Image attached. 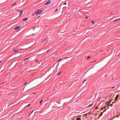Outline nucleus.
<instances>
[{
    "label": "nucleus",
    "mask_w": 120,
    "mask_h": 120,
    "mask_svg": "<svg viewBox=\"0 0 120 120\" xmlns=\"http://www.w3.org/2000/svg\"><path fill=\"white\" fill-rule=\"evenodd\" d=\"M66 4V2H65L64 4Z\"/></svg>",
    "instance_id": "26"
},
{
    "label": "nucleus",
    "mask_w": 120,
    "mask_h": 120,
    "mask_svg": "<svg viewBox=\"0 0 120 120\" xmlns=\"http://www.w3.org/2000/svg\"><path fill=\"white\" fill-rule=\"evenodd\" d=\"M12 104H12V103H11V104H9V105H8V106H9V107H10V105H11Z\"/></svg>",
    "instance_id": "21"
},
{
    "label": "nucleus",
    "mask_w": 120,
    "mask_h": 120,
    "mask_svg": "<svg viewBox=\"0 0 120 120\" xmlns=\"http://www.w3.org/2000/svg\"><path fill=\"white\" fill-rule=\"evenodd\" d=\"M93 105V104H91V105H88V106L89 107H90L91 106H92Z\"/></svg>",
    "instance_id": "16"
},
{
    "label": "nucleus",
    "mask_w": 120,
    "mask_h": 120,
    "mask_svg": "<svg viewBox=\"0 0 120 120\" xmlns=\"http://www.w3.org/2000/svg\"><path fill=\"white\" fill-rule=\"evenodd\" d=\"M27 82H26L24 84V85H25L27 83Z\"/></svg>",
    "instance_id": "31"
},
{
    "label": "nucleus",
    "mask_w": 120,
    "mask_h": 120,
    "mask_svg": "<svg viewBox=\"0 0 120 120\" xmlns=\"http://www.w3.org/2000/svg\"><path fill=\"white\" fill-rule=\"evenodd\" d=\"M87 17H85V18H86V19H87Z\"/></svg>",
    "instance_id": "36"
},
{
    "label": "nucleus",
    "mask_w": 120,
    "mask_h": 120,
    "mask_svg": "<svg viewBox=\"0 0 120 120\" xmlns=\"http://www.w3.org/2000/svg\"><path fill=\"white\" fill-rule=\"evenodd\" d=\"M16 4V2H15L14 4H12L11 5V6H13V5H15Z\"/></svg>",
    "instance_id": "13"
},
{
    "label": "nucleus",
    "mask_w": 120,
    "mask_h": 120,
    "mask_svg": "<svg viewBox=\"0 0 120 120\" xmlns=\"http://www.w3.org/2000/svg\"><path fill=\"white\" fill-rule=\"evenodd\" d=\"M77 119L78 120H80V119L79 118H77Z\"/></svg>",
    "instance_id": "20"
},
{
    "label": "nucleus",
    "mask_w": 120,
    "mask_h": 120,
    "mask_svg": "<svg viewBox=\"0 0 120 120\" xmlns=\"http://www.w3.org/2000/svg\"><path fill=\"white\" fill-rule=\"evenodd\" d=\"M20 28V26H17L16 27L15 29V30H17V31L19 30V29Z\"/></svg>",
    "instance_id": "2"
},
{
    "label": "nucleus",
    "mask_w": 120,
    "mask_h": 120,
    "mask_svg": "<svg viewBox=\"0 0 120 120\" xmlns=\"http://www.w3.org/2000/svg\"><path fill=\"white\" fill-rule=\"evenodd\" d=\"M27 20V18H26L25 19H23L22 20L23 21H25Z\"/></svg>",
    "instance_id": "10"
},
{
    "label": "nucleus",
    "mask_w": 120,
    "mask_h": 120,
    "mask_svg": "<svg viewBox=\"0 0 120 120\" xmlns=\"http://www.w3.org/2000/svg\"><path fill=\"white\" fill-rule=\"evenodd\" d=\"M86 81V80H85L84 81V82H83V83L84 82H85V81Z\"/></svg>",
    "instance_id": "30"
},
{
    "label": "nucleus",
    "mask_w": 120,
    "mask_h": 120,
    "mask_svg": "<svg viewBox=\"0 0 120 120\" xmlns=\"http://www.w3.org/2000/svg\"><path fill=\"white\" fill-rule=\"evenodd\" d=\"M103 112H101V114H100V116H102V114H103Z\"/></svg>",
    "instance_id": "12"
},
{
    "label": "nucleus",
    "mask_w": 120,
    "mask_h": 120,
    "mask_svg": "<svg viewBox=\"0 0 120 120\" xmlns=\"http://www.w3.org/2000/svg\"><path fill=\"white\" fill-rule=\"evenodd\" d=\"M16 10L17 11H20V10H17H17Z\"/></svg>",
    "instance_id": "19"
},
{
    "label": "nucleus",
    "mask_w": 120,
    "mask_h": 120,
    "mask_svg": "<svg viewBox=\"0 0 120 120\" xmlns=\"http://www.w3.org/2000/svg\"><path fill=\"white\" fill-rule=\"evenodd\" d=\"M97 108H98V107H96L95 108V109H97Z\"/></svg>",
    "instance_id": "25"
},
{
    "label": "nucleus",
    "mask_w": 120,
    "mask_h": 120,
    "mask_svg": "<svg viewBox=\"0 0 120 120\" xmlns=\"http://www.w3.org/2000/svg\"><path fill=\"white\" fill-rule=\"evenodd\" d=\"M91 22H92V23L93 24H94V21H91Z\"/></svg>",
    "instance_id": "15"
},
{
    "label": "nucleus",
    "mask_w": 120,
    "mask_h": 120,
    "mask_svg": "<svg viewBox=\"0 0 120 120\" xmlns=\"http://www.w3.org/2000/svg\"><path fill=\"white\" fill-rule=\"evenodd\" d=\"M46 39H45L44 41H42V42L43 43L44 42H45V41H46Z\"/></svg>",
    "instance_id": "14"
},
{
    "label": "nucleus",
    "mask_w": 120,
    "mask_h": 120,
    "mask_svg": "<svg viewBox=\"0 0 120 120\" xmlns=\"http://www.w3.org/2000/svg\"><path fill=\"white\" fill-rule=\"evenodd\" d=\"M42 100H41L40 101V105H41V103L42 102Z\"/></svg>",
    "instance_id": "11"
},
{
    "label": "nucleus",
    "mask_w": 120,
    "mask_h": 120,
    "mask_svg": "<svg viewBox=\"0 0 120 120\" xmlns=\"http://www.w3.org/2000/svg\"><path fill=\"white\" fill-rule=\"evenodd\" d=\"M90 56H87V59H89V58H90Z\"/></svg>",
    "instance_id": "17"
},
{
    "label": "nucleus",
    "mask_w": 120,
    "mask_h": 120,
    "mask_svg": "<svg viewBox=\"0 0 120 120\" xmlns=\"http://www.w3.org/2000/svg\"><path fill=\"white\" fill-rule=\"evenodd\" d=\"M114 88V87H113V86L112 87V88Z\"/></svg>",
    "instance_id": "32"
},
{
    "label": "nucleus",
    "mask_w": 120,
    "mask_h": 120,
    "mask_svg": "<svg viewBox=\"0 0 120 120\" xmlns=\"http://www.w3.org/2000/svg\"><path fill=\"white\" fill-rule=\"evenodd\" d=\"M34 15H35V14H33L32 15L33 16H34Z\"/></svg>",
    "instance_id": "33"
},
{
    "label": "nucleus",
    "mask_w": 120,
    "mask_h": 120,
    "mask_svg": "<svg viewBox=\"0 0 120 120\" xmlns=\"http://www.w3.org/2000/svg\"><path fill=\"white\" fill-rule=\"evenodd\" d=\"M38 64L39 65V66H41V62H40V61H38Z\"/></svg>",
    "instance_id": "8"
},
{
    "label": "nucleus",
    "mask_w": 120,
    "mask_h": 120,
    "mask_svg": "<svg viewBox=\"0 0 120 120\" xmlns=\"http://www.w3.org/2000/svg\"><path fill=\"white\" fill-rule=\"evenodd\" d=\"M120 20V18L116 19L115 20H114V21H113V22H115V21H118L119 20Z\"/></svg>",
    "instance_id": "7"
},
{
    "label": "nucleus",
    "mask_w": 120,
    "mask_h": 120,
    "mask_svg": "<svg viewBox=\"0 0 120 120\" xmlns=\"http://www.w3.org/2000/svg\"><path fill=\"white\" fill-rule=\"evenodd\" d=\"M61 60V59H59L58 61H57V62H59L60 60Z\"/></svg>",
    "instance_id": "18"
},
{
    "label": "nucleus",
    "mask_w": 120,
    "mask_h": 120,
    "mask_svg": "<svg viewBox=\"0 0 120 120\" xmlns=\"http://www.w3.org/2000/svg\"><path fill=\"white\" fill-rule=\"evenodd\" d=\"M49 50H48L46 52H47L49 51Z\"/></svg>",
    "instance_id": "40"
},
{
    "label": "nucleus",
    "mask_w": 120,
    "mask_h": 120,
    "mask_svg": "<svg viewBox=\"0 0 120 120\" xmlns=\"http://www.w3.org/2000/svg\"><path fill=\"white\" fill-rule=\"evenodd\" d=\"M111 102V101H109L108 102H107L106 103V104L108 106H109V105L110 103Z\"/></svg>",
    "instance_id": "5"
},
{
    "label": "nucleus",
    "mask_w": 120,
    "mask_h": 120,
    "mask_svg": "<svg viewBox=\"0 0 120 120\" xmlns=\"http://www.w3.org/2000/svg\"><path fill=\"white\" fill-rule=\"evenodd\" d=\"M34 111V110L33 111H32V112H31V113H33V112Z\"/></svg>",
    "instance_id": "29"
},
{
    "label": "nucleus",
    "mask_w": 120,
    "mask_h": 120,
    "mask_svg": "<svg viewBox=\"0 0 120 120\" xmlns=\"http://www.w3.org/2000/svg\"><path fill=\"white\" fill-rule=\"evenodd\" d=\"M106 109H105V110L104 111V112H105V111H106Z\"/></svg>",
    "instance_id": "37"
},
{
    "label": "nucleus",
    "mask_w": 120,
    "mask_h": 120,
    "mask_svg": "<svg viewBox=\"0 0 120 120\" xmlns=\"http://www.w3.org/2000/svg\"><path fill=\"white\" fill-rule=\"evenodd\" d=\"M38 60H36V61H35V62H38Z\"/></svg>",
    "instance_id": "23"
},
{
    "label": "nucleus",
    "mask_w": 120,
    "mask_h": 120,
    "mask_svg": "<svg viewBox=\"0 0 120 120\" xmlns=\"http://www.w3.org/2000/svg\"><path fill=\"white\" fill-rule=\"evenodd\" d=\"M28 59V58H26V59H25V60H27V59Z\"/></svg>",
    "instance_id": "28"
},
{
    "label": "nucleus",
    "mask_w": 120,
    "mask_h": 120,
    "mask_svg": "<svg viewBox=\"0 0 120 120\" xmlns=\"http://www.w3.org/2000/svg\"><path fill=\"white\" fill-rule=\"evenodd\" d=\"M113 13V12H111V14H112Z\"/></svg>",
    "instance_id": "35"
},
{
    "label": "nucleus",
    "mask_w": 120,
    "mask_h": 120,
    "mask_svg": "<svg viewBox=\"0 0 120 120\" xmlns=\"http://www.w3.org/2000/svg\"><path fill=\"white\" fill-rule=\"evenodd\" d=\"M33 94H35V93H33Z\"/></svg>",
    "instance_id": "41"
},
{
    "label": "nucleus",
    "mask_w": 120,
    "mask_h": 120,
    "mask_svg": "<svg viewBox=\"0 0 120 120\" xmlns=\"http://www.w3.org/2000/svg\"><path fill=\"white\" fill-rule=\"evenodd\" d=\"M22 13H23V11H20V17L21 16V15H22Z\"/></svg>",
    "instance_id": "6"
},
{
    "label": "nucleus",
    "mask_w": 120,
    "mask_h": 120,
    "mask_svg": "<svg viewBox=\"0 0 120 120\" xmlns=\"http://www.w3.org/2000/svg\"><path fill=\"white\" fill-rule=\"evenodd\" d=\"M51 2L50 0H49L45 4V5H47L48 4H49L51 3Z\"/></svg>",
    "instance_id": "3"
},
{
    "label": "nucleus",
    "mask_w": 120,
    "mask_h": 120,
    "mask_svg": "<svg viewBox=\"0 0 120 120\" xmlns=\"http://www.w3.org/2000/svg\"><path fill=\"white\" fill-rule=\"evenodd\" d=\"M58 10V9H56L55 10V11H56Z\"/></svg>",
    "instance_id": "24"
},
{
    "label": "nucleus",
    "mask_w": 120,
    "mask_h": 120,
    "mask_svg": "<svg viewBox=\"0 0 120 120\" xmlns=\"http://www.w3.org/2000/svg\"><path fill=\"white\" fill-rule=\"evenodd\" d=\"M30 104H29L28 105H27V106L28 107H29V106H30Z\"/></svg>",
    "instance_id": "22"
},
{
    "label": "nucleus",
    "mask_w": 120,
    "mask_h": 120,
    "mask_svg": "<svg viewBox=\"0 0 120 120\" xmlns=\"http://www.w3.org/2000/svg\"><path fill=\"white\" fill-rule=\"evenodd\" d=\"M2 62V61H0V63Z\"/></svg>",
    "instance_id": "39"
},
{
    "label": "nucleus",
    "mask_w": 120,
    "mask_h": 120,
    "mask_svg": "<svg viewBox=\"0 0 120 120\" xmlns=\"http://www.w3.org/2000/svg\"><path fill=\"white\" fill-rule=\"evenodd\" d=\"M119 96L118 95H117L116 96V97L115 98V100L116 101L117 99V98Z\"/></svg>",
    "instance_id": "9"
},
{
    "label": "nucleus",
    "mask_w": 120,
    "mask_h": 120,
    "mask_svg": "<svg viewBox=\"0 0 120 120\" xmlns=\"http://www.w3.org/2000/svg\"><path fill=\"white\" fill-rule=\"evenodd\" d=\"M13 50L14 52H19L18 50L17 49H13Z\"/></svg>",
    "instance_id": "4"
},
{
    "label": "nucleus",
    "mask_w": 120,
    "mask_h": 120,
    "mask_svg": "<svg viewBox=\"0 0 120 120\" xmlns=\"http://www.w3.org/2000/svg\"><path fill=\"white\" fill-rule=\"evenodd\" d=\"M112 104H111L110 105V106H112Z\"/></svg>",
    "instance_id": "34"
},
{
    "label": "nucleus",
    "mask_w": 120,
    "mask_h": 120,
    "mask_svg": "<svg viewBox=\"0 0 120 120\" xmlns=\"http://www.w3.org/2000/svg\"><path fill=\"white\" fill-rule=\"evenodd\" d=\"M42 11L41 10H38L36 11L35 13L36 15H39Z\"/></svg>",
    "instance_id": "1"
},
{
    "label": "nucleus",
    "mask_w": 120,
    "mask_h": 120,
    "mask_svg": "<svg viewBox=\"0 0 120 120\" xmlns=\"http://www.w3.org/2000/svg\"><path fill=\"white\" fill-rule=\"evenodd\" d=\"M40 16H39L38 17V18L39 17H40Z\"/></svg>",
    "instance_id": "38"
},
{
    "label": "nucleus",
    "mask_w": 120,
    "mask_h": 120,
    "mask_svg": "<svg viewBox=\"0 0 120 120\" xmlns=\"http://www.w3.org/2000/svg\"><path fill=\"white\" fill-rule=\"evenodd\" d=\"M60 73H59L58 74V75H59L60 74Z\"/></svg>",
    "instance_id": "27"
}]
</instances>
